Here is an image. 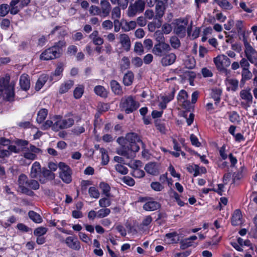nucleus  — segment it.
Masks as SVG:
<instances>
[{
    "label": "nucleus",
    "mask_w": 257,
    "mask_h": 257,
    "mask_svg": "<svg viewBox=\"0 0 257 257\" xmlns=\"http://www.w3.org/2000/svg\"><path fill=\"white\" fill-rule=\"evenodd\" d=\"M117 142L121 146L116 149V153L128 159H133L140 150V145H144L142 140L135 133H128L125 138L119 137Z\"/></svg>",
    "instance_id": "f257e3e1"
},
{
    "label": "nucleus",
    "mask_w": 257,
    "mask_h": 257,
    "mask_svg": "<svg viewBox=\"0 0 257 257\" xmlns=\"http://www.w3.org/2000/svg\"><path fill=\"white\" fill-rule=\"evenodd\" d=\"M15 143L20 149V152H23L22 156L26 159L34 160L37 158V154L41 153V149L34 145H31L28 148V141L17 139L15 141Z\"/></svg>",
    "instance_id": "f03ea898"
},
{
    "label": "nucleus",
    "mask_w": 257,
    "mask_h": 257,
    "mask_svg": "<svg viewBox=\"0 0 257 257\" xmlns=\"http://www.w3.org/2000/svg\"><path fill=\"white\" fill-rule=\"evenodd\" d=\"M10 79L9 76L0 78V97L7 101H12L14 100L15 84L10 83Z\"/></svg>",
    "instance_id": "7ed1b4c3"
},
{
    "label": "nucleus",
    "mask_w": 257,
    "mask_h": 257,
    "mask_svg": "<svg viewBox=\"0 0 257 257\" xmlns=\"http://www.w3.org/2000/svg\"><path fill=\"white\" fill-rule=\"evenodd\" d=\"M188 22L189 19L187 17L175 20L173 23L174 33L180 38H184L186 36V32L190 36L192 29V23L189 26Z\"/></svg>",
    "instance_id": "20e7f679"
},
{
    "label": "nucleus",
    "mask_w": 257,
    "mask_h": 257,
    "mask_svg": "<svg viewBox=\"0 0 257 257\" xmlns=\"http://www.w3.org/2000/svg\"><path fill=\"white\" fill-rule=\"evenodd\" d=\"M64 41H59L54 45L44 51L40 55V58L43 60H49L59 57L62 53V48L65 47Z\"/></svg>",
    "instance_id": "39448f33"
},
{
    "label": "nucleus",
    "mask_w": 257,
    "mask_h": 257,
    "mask_svg": "<svg viewBox=\"0 0 257 257\" xmlns=\"http://www.w3.org/2000/svg\"><path fill=\"white\" fill-rule=\"evenodd\" d=\"M120 106L126 113L128 114L136 110L139 106V103L132 96H125L121 98Z\"/></svg>",
    "instance_id": "423d86ee"
},
{
    "label": "nucleus",
    "mask_w": 257,
    "mask_h": 257,
    "mask_svg": "<svg viewBox=\"0 0 257 257\" xmlns=\"http://www.w3.org/2000/svg\"><path fill=\"white\" fill-rule=\"evenodd\" d=\"M52 127L53 130L58 131L63 128V120L59 115L54 116L52 120H47L41 126V129L46 130Z\"/></svg>",
    "instance_id": "0eeeda50"
},
{
    "label": "nucleus",
    "mask_w": 257,
    "mask_h": 257,
    "mask_svg": "<svg viewBox=\"0 0 257 257\" xmlns=\"http://www.w3.org/2000/svg\"><path fill=\"white\" fill-rule=\"evenodd\" d=\"M145 3L143 0H137L131 4L127 9V15L128 17H134L137 14L143 12L145 9Z\"/></svg>",
    "instance_id": "6e6552de"
},
{
    "label": "nucleus",
    "mask_w": 257,
    "mask_h": 257,
    "mask_svg": "<svg viewBox=\"0 0 257 257\" xmlns=\"http://www.w3.org/2000/svg\"><path fill=\"white\" fill-rule=\"evenodd\" d=\"M60 172V177L66 183H69L72 181V172L70 167L64 163L60 162L58 165Z\"/></svg>",
    "instance_id": "1a4fd4ad"
},
{
    "label": "nucleus",
    "mask_w": 257,
    "mask_h": 257,
    "mask_svg": "<svg viewBox=\"0 0 257 257\" xmlns=\"http://www.w3.org/2000/svg\"><path fill=\"white\" fill-rule=\"evenodd\" d=\"M171 50L170 45L166 43H157L152 49V53L157 57H162Z\"/></svg>",
    "instance_id": "9d476101"
},
{
    "label": "nucleus",
    "mask_w": 257,
    "mask_h": 257,
    "mask_svg": "<svg viewBox=\"0 0 257 257\" xmlns=\"http://www.w3.org/2000/svg\"><path fill=\"white\" fill-rule=\"evenodd\" d=\"M214 62L218 69L222 70L230 66L231 61L225 55H220L214 58Z\"/></svg>",
    "instance_id": "9b49d317"
},
{
    "label": "nucleus",
    "mask_w": 257,
    "mask_h": 257,
    "mask_svg": "<svg viewBox=\"0 0 257 257\" xmlns=\"http://www.w3.org/2000/svg\"><path fill=\"white\" fill-rule=\"evenodd\" d=\"M119 42L121 47L126 52H128L131 47V42L129 36L126 34H120L118 37Z\"/></svg>",
    "instance_id": "f8f14e48"
},
{
    "label": "nucleus",
    "mask_w": 257,
    "mask_h": 257,
    "mask_svg": "<svg viewBox=\"0 0 257 257\" xmlns=\"http://www.w3.org/2000/svg\"><path fill=\"white\" fill-rule=\"evenodd\" d=\"M176 59V55L173 53H170L163 56L160 62L163 66L166 67L173 64Z\"/></svg>",
    "instance_id": "ddd939ff"
},
{
    "label": "nucleus",
    "mask_w": 257,
    "mask_h": 257,
    "mask_svg": "<svg viewBox=\"0 0 257 257\" xmlns=\"http://www.w3.org/2000/svg\"><path fill=\"white\" fill-rule=\"evenodd\" d=\"M100 11L101 17L105 18L107 17L111 10V6L107 0H101Z\"/></svg>",
    "instance_id": "4468645a"
},
{
    "label": "nucleus",
    "mask_w": 257,
    "mask_h": 257,
    "mask_svg": "<svg viewBox=\"0 0 257 257\" xmlns=\"http://www.w3.org/2000/svg\"><path fill=\"white\" fill-rule=\"evenodd\" d=\"M161 204L159 202L150 199L146 202L143 205V209L147 211H153L159 209Z\"/></svg>",
    "instance_id": "2eb2a0df"
},
{
    "label": "nucleus",
    "mask_w": 257,
    "mask_h": 257,
    "mask_svg": "<svg viewBox=\"0 0 257 257\" xmlns=\"http://www.w3.org/2000/svg\"><path fill=\"white\" fill-rule=\"evenodd\" d=\"M65 243L68 247L74 250H79L80 244L77 238L73 236H68L65 240Z\"/></svg>",
    "instance_id": "dca6fc26"
},
{
    "label": "nucleus",
    "mask_w": 257,
    "mask_h": 257,
    "mask_svg": "<svg viewBox=\"0 0 257 257\" xmlns=\"http://www.w3.org/2000/svg\"><path fill=\"white\" fill-rule=\"evenodd\" d=\"M145 170L148 173L153 175H157L159 173V165L156 163H148L145 167Z\"/></svg>",
    "instance_id": "f3484780"
},
{
    "label": "nucleus",
    "mask_w": 257,
    "mask_h": 257,
    "mask_svg": "<svg viewBox=\"0 0 257 257\" xmlns=\"http://www.w3.org/2000/svg\"><path fill=\"white\" fill-rule=\"evenodd\" d=\"M227 89L232 91H236L238 89L239 82L236 79L227 78L225 80Z\"/></svg>",
    "instance_id": "a211bd4d"
},
{
    "label": "nucleus",
    "mask_w": 257,
    "mask_h": 257,
    "mask_svg": "<svg viewBox=\"0 0 257 257\" xmlns=\"http://www.w3.org/2000/svg\"><path fill=\"white\" fill-rule=\"evenodd\" d=\"M42 173L43 177L45 178H40L39 181L41 183H45L47 180H52L55 178V174L52 173L50 170L46 168H43Z\"/></svg>",
    "instance_id": "6ab92c4d"
},
{
    "label": "nucleus",
    "mask_w": 257,
    "mask_h": 257,
    "mask_svg": "<svg viewBox=\"0 0 257 257\" xmlns=\"http://www.w3.org/2000/svg\"><path fill=\"white\" fill-rule=\"evenodd\" d=\"M243 41L245 47L244 53L246 57H248L249 55H257V51L249 44L247 42V39L244 37Z\"/></svg>",
    "instance_id": "aec40b11"
},
{
    "label": "nucleus",
    "mask_w": 257,
    "mask_h": 257,
    "mask_svg": "<svg viewBox=\"0 0 257 257\" xmlns=\"http://www.w3.org/2000/svg\"><path fill=\"white\" fill-rule=\"evenodd\" d=\"M41 172L40 164L38 162H35L32 166L30 176L32 178H37Z\"/></svg>",
    "instance_id": "412c9836"
},
{
    "label": "nucleus",
    "mask_w": 257,
    "mask_h": 257,
    "mask_svg": "<svg viewBox=\"0 0 257 257\" xmlns=\"http://www.w3.org/2000/svg\"><path fill=\"white\" fill-rule=\"evenodd\" d=\"M231 223L234 226L239 225L242 223V214L239 210L236 209L234 211L232 216Z\"/></svg>",
    "instance_id": "4be33fe9"
},
{
    "label": "nucleus",
    "mask_w": 257,
    "mask_h": 257,
    "mask_svg": "<svg viewBox=\"0 0 257 257\" xmlns=\"http://www.w3.org/2000/svg\"><path fill=\"white\" fill-rule=\"evenodd\" d=\"M165 6L162 1L157 2L156 6V17L158 18H162L165 12Z\"/></svg>",
    "instance_id": "5701e85b"
},
{
    "label": "nucleus",
    "mask_w": 257,
    "mask_h": 257,
    "mask_svg": "<svg viewBox=\"0 0 257 257\" xmlns=\"http://www.w3.org/2000/svg\"><path fill=\"white\" fill-rule=\"evenodd\" d=\"M20 84L21 88L24 90H27L29 89L30 87V82L28 75L24 74L21 76Z\"/></svg>",
    "instance_id": "b1692460"
},
{
    "label": "nucleus",
    "mask_w": 257,
    "mask_h": 257,
    "mask_svg": "<svg viewBox=\"0 0 257 257\" xmlns=\"http://www.w3.org/2000/svg\"><path fill=\"white\" fill-rule=\"evenodd\" d=\"M188 96L187 92L184 90H181L177 95V100L179 103L185 106L189 103L187 101Z\"/></svg>",
    "instance_id": "393cba45"
},
{
    "label": "nucleus",
    "mask_w": 257,
    "mask_h": 257,
    "mask_svg": "<svg viewBox=\"0 0 257 257\" xmlns=\"http://www.w3.org/2000/svg\"><path fill=\"white\" fill-rule=\"evenodd\" d=\"M110 84L112 91L115 94L121 95L123 94L121 86L117 81L112 80L110 81Z\"/></svg>",
    "instance_id": "a878e982"
},
{
    "label": "nucleus",
    "mask_w": 257,
    "mask_h": 257,
    "mask_svg": "<svg viewBox=\"0 0 257 257\" xmlns=\"http://www.w3.org/2000/svg\"><path fill=\"white\" fill-rule=\"evenodd\" d=\"M89 38L92 40L93 43L95 45H101L103 44V39L99 36L98 32L94 31L90 35Z\"/></svg>",
    "instance_id": "bb28decb"
},
{
    "label": "nucleus",
    "mask_w": 257,
    "mask_h": 257,
    "mask_svg": "<svg viewBox=\"0 0 257 257\" xmlns=\"http://www.w3.org/2000/svg\"><path fill=\"white\" fill-rule=\"evenodd\" d=\"M165 240L168 243H177L179 241V237L176 232L167 233L165 235Z\"/></svg>",
    "instance_id": "cd10ccee"
},
{
    "label": "nucleus",
    "mask_w": 257,
    "mask_h": 257,
    "mask_svg": "<svg viewBox=\"0 0 257 257\" xmlns=\"http://www.w3.org/2000/svg\"><path fill=\"white\" fill-rule=\"evenodd\" d=\"M48 79V76L46 74H42L38 78L35 85V89L37 91L40 90L44 85Z\"/></svg>",
    "instance_id": "c85d7f7f"
},
{
    "label": "nucleus",
    "mask_w": 257,
    "mask_h": 257,
    "mask_svg": "<svg viewBox=\"0 0 257 257\" xmlns=\"http://www.w3.org/2000/svg\"><path fill=\"white\" fill-rule=\"evenodd\" d=\"M134 79V73L132 71H128L124 75L123 77V83L125 86H130L132 84Z\"/></svg>",
    "instance_id": "c756f323"
},
{
    "label": "nucleus",
    "mask_w": 257,
    "mask_h": 257,
    "mask_svg": "<svg viewBox=\"0 0 257 257\" xmlns=\"http://www.w3.org/2000/svg\"><path fill=\"white\" fill-rule=\"evenodd\" d=\"M250 90V89L241 90L239 93L241 98L247 102H252V96Z\"/></svg>",
    "instance_id": "7c9ffc66"
},
{
    "label": "nucleus",
    "mask_w": 257,
    "mask_h": 257,
    "mask_svg": "<svg viewBox=\"0 0 257 257\" xmlns=\"http://www.w3.org/2000/svg\"><path fill=\"white\" fill-rule=\"evenodd\" d=\"M74 82L72 80H68L62 83L59 88V93L63 94L67 92L73 86Z\"/></svg>",
    "instance_id": "2f4dec72"
},
{
    "label": "nucleus",
    "mask_w": 257,
    "mask_h": 257,
    "mask_svg": "<svg viewBox=\"0 0 257 257\" xmlns=\"http://www.w3.org/2000/svg\"><path fill=\"white\" fill-rule=\"evenodd\" d=\"M48 115V110L45 108L41 109L37 113V116L36 118L37 121L39 123L43 124L44 120L46 119L47 116Z\"/></svg>",
    "instance_id": "473e14b6"
},
{
    "label": "nucleus",
    "mask_w": 257,
    "mask_h": 257,
    "mask_svg": "<svg viewBox=\"0 0 257 257\" xmlns=\"http://www.w3.org/2000/svg\"><path fill=\"white\" fill-rule=\"evenodd\" d=\"M222 90L220 88H215L212 90L211 96L215 101V104L219 102Z\"/></svg>",
    "instance_id": "72a5a7b5"
},
{
    "label": "nucleus",
    "mask_w": 257,
    "mask_h": 257,
    "mask_svg": "<svg viewBox=\"0 0 257 257\" xmlns=\"http://www.w3.org/2000/svg\"><path fill=\"white\" fill-rule=\"evenodd\" d=\"M94 91L97 95L102 97H106L107 92L104 87L101 85H98L94 87Z\"/></svg>",
    "instance_id": "f704fd0d"
},
{
    "label": "nucleus",
    "mask_w": 257,
    "mask_h": 257,
    "mask_svg": "<svg viewBox=\"0 0 257 257\" xmlns=\"http://www.w3.org/2000/svg\"><path fill=\"white\" fill-rule=\"evenodd\" d=\"M187 170L190 173H193V176L196 177L199 175V167L197 165H188Z\"/></svg>",
    "instance_id": "c9c22d12"
},
{
    "label": "nucleus",
    "mask_w": 257,
    "mask_h": 257,
    "mask_svg": "<svg viewBox=\"0 0 257 257\" xmlns=\"http://www.w3.org/2000/svg\"><path fill=\"white\" fill-rule=\"evenodd\" d=\"M29 217L35 222L40 223L42 222V219L41 216L33 211H30L29 212Z\"/></svg>",
    "instance_id": "e433bc0d"
},
{
    "label": "nucleus",
    "mask_w": 257,
    "mask_h": 257,
    "mask_svg": "<svg viewBox=\"0 0 257 257\" xmlns=\"http://www.w3.org/2000/svg\"><path fill=\"white\" fill-rule=\"evenodd\" d=\"M130 61L128 57L124 56L122 58L120 63V67L121 70H126L130 68Z\"/></svg>",
    "instance_id": "4c0bfd02"
},
{
    "label": "nucleus",
    "mask_w": 257,
    "mask_h": 257,
    "mask_svg": "<svg viewBox=\"0 0 257 257\" xmlns=\"http://www.w3.org/2000/svg\"><path fill=\"white\" fill-rule=\"evenodd\" d=\"M20 2V0H11V2L10 3V7H11L10 13L11 14L16 15L19 13V9H18V7L16 5Z\"/></svg>",
    "instance_id": "58836bf2"
},
{
    "label": "nucleus",
    "mask_w": 257,
    "mask_h": 257,
    "mask_svg": "<svg viewBox=\"0 0 257 257\" xmlns=\"http://www.w3.org/2000/svg\"><path fill=\"white\" fill-rule=\"evenodd\" d=\"M11 10L10 5L8 4H2L0 5V16L5 17L6 16Z\"/></svg>",
    "instance_id": "ea45409f"
},
{
    "label": "nucleus",
    "mask_w": 257,
    "mask_h": 257,
    "mask_svg": "<svg viewBox=\"0 0 257 257\" xmlns=\"http://www.w3.org/2000/svg\"><path fill=\"white\" fill-rule=\"evenodd\" d=\"M99 187L102 190L103 193L105 194L106 197H109L110 196L109 193L110 187L108 184L101 182L99 184Z\"/></svg>",
    "instance_id": "a19ab883"
},
{
    "label": "nucleus",
    "mask_w": 257,
    "mask_h": 257,
    "mask_svg": "<svg viewBox=\"0 0 257 257\" xmlns=\"http://www.w3.org/2000/svg\"><path fill=\"white\" fill-rule=\"evenodd\" d=\"M252 73L247 69L242 70L241 72V82H245L246 80H249L252 77Z\"/></svg>",
    "instance_id": "79ce46f5"
},
{
    "label": "nucleus",
    "mask_w": 257,
    "mask_h": 257,
    "mask_svg": "<svg viewBox=\"0 0 257 257\" xmlns=\"http://www.w3.org/2000/svg\"><path fill=\"white\" fill-rule=\"evenodd\" d=\"M84 86L83 85H79L78 87L75 88L74 90L73 94L75 98H80L84 92Z\"/></svg>",
    "instance_id": "37998d69"
},
{
    "label": "nucleus",
    "mask_w": 257,
    "mask_h": 257,
    "mask_svg": "<svg viewBox=\"0 0 257 257\" xmlns=\"http://www.w3.org/2000/svg\"><path fill=\"white\" fill-rule=\"evenodd\" d=\"M137 26V22L136 21H131L129 22H126L125 26L122 27V29L125 32H128L130 30L135 29Z\"/></svg>",
    "instance_id": "c03bdc74"
},
{
    "label": "nucleus",
    "mask_w": 257,
    "mask_h": 257,
    "mask_svg": "<svg viewBox=\"0 0 257 257\" xmlns=\"http://www.w3.org/2000/svg\"><path fill=\"white\" fill-rule=\"evenodd\" d=\"M29 179H28L27 176L24 174H22L20 175L18 179V183L19 187L26 186H27L28 183Z\"/></svg>",
    "instance_id": "a18cd8bd"
},
{
    "label": "nucleus",
    "mask_w": 257,
    "mask_h": 257,
    "mask_svg": "<svg viewBox=\"0 0 257 257\" xmlns=\"http://www.w3.org/2000/svg\"><path fill=\"white\" fill-rule=\"evenodd\" d=\"M134 51L139 55H141L144 53V47L141 42L135 43Z\"/></svg>",
    "instance_id": "49530a36"
},
{
    "label": "nucleus",
    "mask_w": 257,
    "mask_h": 257,
    "mask_svg": "<svg viewBox=\"0 0 257 257\" xmlns=\"http://www.w3.org/2000/svg\"><path fill=\"white\" fill-rule=\"evenodd\" d=\"M154 37L158 43H165V39L163 33L160 30L157 31L154 34Z\"/></svg>",
    "instance_id": "de8ad7c7"
},
{
    "label": "nucleus",
    "mask_w": 257,
    "mask_h": 257,
    "mask_svg": "<svg viewBox=\"0 0 257 257\" xmlns=\"http://www.w3.org/2000/svg\"><path fill=\"white\" fill-rule=\"evenodd\" d=\"M229 119L232 122L234 123H238L240 121V116L236 111L230 112Z\"/></svg>",
    "instance_id": "09e8293b"
},
{
    "label": "nucleus",
    "mask_w": 257,
    "mask_h": 257,
    "mask_svg": "<svg viewBox=\"0 0 257 257\" xmlns=\"http://www.w3.org/2000/svg\"><path fill=\"white\" fill-rule=\"evenodd\" d=\"M111 205V201L108 197H104L99 200V205L102 208H106Z\"/></svg>",
    "instance_id": "8fccbe9b"
},
{
    "label": "nucleus",
    "mask_w": 257,
    "mask_h": 257,
    "mask_svg": "<svg viewBox=\"0 0 257 257\" xmlns=\"http://www.w3.org/2000/svg\"><path fill=\"white\" fill-rule=\"evenodd\" d=\"M88 193L92 198L97 199L99 198L100 193L97 188L94 187H91L89 188Z\"/></svg>",
    "instance_id": "3c124183"
},
{
    "label": "nucleus",
    "mask_w": 257,
    "mask_h": 257,
    "mask_svg": "<svg viewBox=\"0 0 257 257\" xmlns=\"http://www.w3.org/2000/svg\"><path fill=\"white\" fill-rule=\"evenodd\" d=\"M110 213V210L109 208H102L97 211V217L101 218H104L108 215Z\"/></svg>",
    "instance_id": "603ef678"
},
{
    "label": "nucleus",
    "mask_w": 257,
    "mask_h": 257,
    "mask_svg": "<svg viewBox=\"0 0 257 257\" xmlns=\"http://www.w3.org/2000/svg\"><path fill=\"white\" fill-rule=\"evenodd\" d=\"M171 46L174 49H177L180 46V42L179 39L176 37H172L170 39Z\"/></svg>",
    "instance_id": "864d4df0"
},
{
    "label": "nucleus",
    "mask_w": 257,
    "mask_h": 257,
    "mask_svg": "<svg viewBox=\"0 0 257 257\" xmlns=\"http://www.w3.org/2000/svg\"><path fill=\"white\" fill-rule=\"evenodd\" d=\"M145 172L143 170H141L139 168H134V170L132 173L133 176L136 178H142L145 176Z\"/></svg>",
    "instance_id": "5fc2aeb1"
},
{
    "label": "nucleus",
    "mask_w": 257,
    "mask_h": 257,
    "mask_svg": "<svg viewBox=\"0 0 257 257\" xmlns=\"http://www.w3.org/2000/svg\"><path fill=\"white\" fill-rule=\"evenodd\" d=\"M27 187L36 190L39 188L40 185L37 180L31 179L28 181Z\"/></svg>",
    "instance_id": "6e6d98bb"
},
{
    "label": "nucleus",
    "mask_w": 257,
    "mask_h": 257,
    "mask_svg": "<svg viewBox=\"0 0 257 257\" xmlns=\"http://www.w3.org/2000/svg\"><path fill=\"white\" fill-rule=\"evenodd\" d=\"M115 169L117 172L122 175H125L128 172L127 168L121 164H116L115 166Z\"/></svg>",
    "instance_id": "4d7b16f0"
},
{
    "label": "nucleus",
    "mask_w": 257,
    "mask_h": 257,
    "mask_svg": "<svg viewBox=\"0 0 257 257\" xmlns=\"http://www.w3.org/2000/svg\"><path fill=\"white\" fill-rule=\"evenodd\" d=\"M175 93V89L174 88H173L170 93H169L168 95L162 96L161 99L163 101H164L165 102L168 103L174 98Z\"/></svg>",
    "instance_id": "13d9d810"
},
{
    "label": "nucleus",
    "mask_w": 257,
    "mask_h": 257,
    "mask_svg": "<svg viewBox=\"0 0 257 257\" xmlns=\"http://www.w3.org/2000/svg\"><path fill=\"white\" fill-rule=\"evenodd\" d=\"M48 231V229L44 227H39L34 230V234L36 236H43Z\"/></svg>",
    "instance_id": "bf43d9fd"
},
{
    "label": "nucleus",
    "mask_w": 257,
    "mask_h": 257,
    "mask_svg": "<svg viewBox=\"0 0 257 257\" xmlns=\"http://www.w3.org/2000/svg\"><path fill=\"white\" fill-rule=\"evenodd\" d=\"M62 120L64 129L67 128L72 126L74 123V120L72 118L62 119Z\"/></svg>",
    "instance_id": "052dcab7"
},
{
    "label": "nucleus",
    "mask_w": 257,
    "mask_h": 257,
    "mask_svg": "<svg viewBox=\"0 0 257 257\" xmlns=\"http://www.w3.org/2000/svg\"><path fill=\"white\" fill-rule=\"evenodd\" d=\"M120 18V10L119 7H115L113 8L111 11L112 19H119Z\"/></svg>",
    "instance_id": "680f3d73"
},
{
    "label": "nucleus",
    "mask_w": 257,
    "mask_h": 257,
    "mask_svg": "<svg viewBox=\"0 0 257 257\" xmlns=\"http://www.w3.org/2000/svg\"><path fill=\"white\" fill-rule=\"evenodd\" d=\"M243 22L242 21H237L235 23V28L237 30L238 33L243 34V37H245V33L243 30Z\"/></svg>",
    "instance_id": "e2e57ef3"
},
{
    "label": "nucleus",
    "mask_w": 257,
    "mask_h": 257,
    "mask_svg": "<svg viewBox=\"0 0 257 257\" xmlns=\"http://www.w3.org/2000/svg\"><path fill=\"white\" fill-rule=\"evenodd\" d=\"M132 63L135 67L138 68L142 66L143 62L141 58L135 57L132 59Z\"/></svg>",
    "instance_id": "0e129e2a"
},
{
    "label": "nucleus",
    "mask_w": 257,
    "mask_h": 257,
    "mask_svg": "<svg viewBox=\"0 0 257 257\" xmlns=\"http://www.w3.org/2000/svg\"><path fill=\"white\" fill-rule=\"evenodd\" d=\"M89 13L92 15H99L101 16L100 8L96 6H91L89 8Z\"/></svg>",
    "instance_id": "69168bd1"
},
{
    "label": "nucleus",
    "mask_w": 257,
    "mask_h": 257,
    "mask_svg": "<svg viewBox=\"0 0 257 257\" xmlns=\"http://www.w3.org/2000/svg\"><path fill=\"white\" fill-rule=\"evenodd\" d=\"M151 188L156 191H160L163 188V186L158 182H153L151 184Z\"/></svg>",
    "instance_id": "338daca9"
},
{
    "label": "nucleus",
    "mask_w": 257,
    "mask_h": 257,
    "mask_svg": "<svg viewBox=\"0 0 257 257\" xmlns=\"http://www.w3.org/2000/svg\"><path fill=\"white\" fill-rule=\"evenodd\" d=\"M122 181L124 183L127 184L130 186H134L135 183L134 180L129 176L123 177V178H122Z\"/></svg>",
    "instance_id": "774afa93"
}]
</instances>
